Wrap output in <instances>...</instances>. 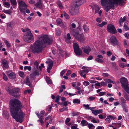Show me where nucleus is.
Instances as JSON below:
<instances>
[{"label":"nucleus","mask_w":129,"mask_h":129,"mask_svg":"<svg viewBox=\"0 0 129 129\" xmlns=\"http://www.w3.org/2000/svg\"><path fill=\"white\" fill-rule=\"evenodd\" d=\"M22 107L21 102L18 99H13L10 101V109L11 115L16 121L20 123L23 121L24 115L21 110Z\"/></svg>","instance_id":"f257e3e1"},{"label":"nucleus","mask_w":129,"mask_h":129,"mask_svg":"<svg viewBox=\"0 0 129 129\" xmlns=\"http://www.w3.org/2000/svg\"><path fill=\"white\" fill-rule=\"evenodd\" d=\"M52 38L47 35H44L40 37L39 40L37 41L34 43L32 48L33 52L34 53H39L42 52L43 45H49L52 43Z\"/></svg>","instance_id":"f03ea898"},{"label":"nucleus","mask_w":129,"mask_h":129,"mask_svg":"<svg viewBox=\"0 0 129 129\" xmlns=\"http://www.w3.org/2000/svg\"><path fill=\"white\" fill-rule=\"evenodd\" d=\"M124 0H101L102 5L104 7L105 10L107 12L110 9H114V5L123 3Z\"/></svg>","instance_id":"7ed1b4c3"},{"label":"nucleus","mask_w":129,"mask_h":129,"mask_svg":"<svg viewBox=\"0 0 129 129\" xmlns=\"http://www.w3.org/2000/svg\"><path fill=\"white\" fill-rule=\"evenodd\" d=\"M70 32L71 34L78 41L82 42L84 40V36L82 34H80L78 31H75L73 29H71Z\"/></svg>","instance_id":"20e7f679"},{"label":"nucleus","mask_w":129,"mask_h":129,"mask_svg":"<svg viewBox=\"0 0 129 129\" xmlns=\"http://www.w3.org/2000/svg\"><path fill=\"white\" fill-rule=\"evenodd\" d=\"M6 90L8 93L12 96L16 97H18L17 93L20 91V89L18 88H13L7 87Z\"/></svg>","instance_id":"39448f33"},{"label":"nucleus","mask_w":129,"mask_h":129,"mask_svg":"<svg viewBox=\"0 0 129 129\" xmlns=\"http://www.w3.org/2000/svg\"><path fill=\"white\" fill-rule=\"evenodd\" d=\"M34 39V37L31 32L24 35L23 37V40L26 42L29 43L32 41Z\"/></svg>","instance_id":"423d86ee"},{"label":"nucleus","mask_w":129,"mask_h":129,"mask_svg":"<svg viewBox=\"0 0 129 129\" xmlns=\"http://www.w3.org/2000/svg\"><path fill=\"white\" fill-rule=\"evenodd\" d=\"M79 10V7L72 4L70 13L72 15H75L78 13Z\"/></svg>","instance_id":"0eeeda50"},{"label":"nucleus","mask_w":129,"mask_h":129,"mask_svg":"<svg viewBox=\"0 0 129 129\" xmlns=\"http://www.w3.org/2000/svg\"><path fill=\"white\" fill-rule=\"evenodd\" d=\"M73 47L74 52L77 55H79L81 54V50L77 43H75L73 44Z\"/></svg>","instance_id":"6e6552de"},{"label":"nucleus","mask_w":129,"mask_h":129,"mask_svg":"<svg viewBox=\"0 0 129 129\" xmlns=\"http://www.w3.org/2000/svg\"><path fill=\"white\" fill-rule=\"evenodd\" d=\"M111 44L114 46L117 45H119V43L116 38L114 36H111L110 39Z\"/></svg>","instance_id":"1a4fd4ad"},{"label":"nucleus","mask_w":129,"mask_h":129,"mask_svg":"<svg viewBox=\"0 0 129 129\" xmlns=\"http://www.w3.org/2000/svg\"><path fill=\"white\" fill-rule=\"evenodd\" d=\"M107 28L108 31L112 34H115L116 30L114 26L112 24H109L107 26Z\"/></svg>","instance_id":"9d476101"},{"label":"nucleus","mask_w":129,"mask_h":129,"mask_svg":"<svg viewBox=\"0 0 129 129\" xmlns=\"http://www.w3.org/2000/svg\"><path fill=\"white\" fill-rule=\"evenodd\" d=\"M6 74L9 78L11 79H14L16 78L15 74L11 70H8L6 71Z\"/></svg>","instance_id":"9b49d317"},{"label":"nucleus","mask_w":129,"mask_h":129,"mask_svg":"<svg viewBox=\"0 0 129 129\" xmlns=\"http://www.w3.org/2000/svg\"><path fill=\"white\" fill-rule=\"evenodd\" d=\"M120 82L122 84V86L123 88L128 85V81L127 79L125 77H122L120 78Z\"/></svg>","instance_id":"f8f14e48"},{"label":"nucleus","mask_w":129,"mask_h":129,"mask_svg":"<svg viewBox=\"0 0 129 129\" xmlns=\"http://www.w3.org/2000/svg\"><path fill=\"white\" fill-rule=\"evenodd\" d=\"M38 71L39 69L36 68L34 67L33 69V72L30 74V76L33 77L36 76H39V73Z\"/></svg>","instance_id":"ddd939ff"},{"label":"nucleus","mask_w":129,"mask_h":129,"mask_svg":"<svg viewBox=\"0 0 129 129\" xmlns=\"http://www.w3.org/2000/svg\"><path fill=\"white\" fill-rule=\"evenodd\" d=\"M92 108L91 111H92V113L95 115H97L98 114H99L100 113H102L103 112V110L102 109L99 110L97 109L94 110V109L95 108V107H92Z\"/></svg>","instance_id":"4468645a"},{"label":"nucleus","mask_w":129,"mask_h":129,"mask_svg":"<svg viewBox=\"0 0 129 129\" xmlns=\"http://www.w3.org/2000/svg\"><path fill=\"white\" fill-rule=\"evenodd\" d=\"M82 49L83 52L87 54H89L91 50L90 48L88 46H83Z\"/></svg>","instance_id":"2eb2a0df"},{"label":"nucleus","mask_w":129,"mask_h":129,"mask_svg":"<svg viewBox=\"0 0 129 129\" xmlns=\"http://www.w3.org/2000/svg\"><path fill=\"white\" fill-rule=\"evenodd\" d=\"M18 3L19 4V8L26 9L27 6L24 2L22 1H19Z\"/></svg>","instance_id":"dca6fc26"},{"label":"nucleus","mask_w":129,"mask_h":129,"mask_svg":"<svg viewBox=\"0 0 129 129\" xmlns=\"http://www.w3.org/2000/svg\"><path fill=\"white\" fill-rule=\"evenodd\" d=\"M83 3V0H75V1L72 3V5L79 7Z\"/></svg>","instance_id":"f3484780"},{"label":"nucleus","mask_w":129,"mask_h":129,"mask_svg":"<svg viewBox=\"0 0 129 129\" xmlns=\"http://www.w3.org/2000/svg\"><path fill=\"white\" fill-rule=\"evenodd\" d=\"M2 62L3 67L5 68H8V63L6 59H3L2 60Z\"/></svg>","instance_id":"a211bd4d"},{"label":"nucleus","mask_w":129,"mask_h":129,"mask_svg":"<svg viewBox=\"0 0 129 129\" xmlns=\"http://www.w3.org/2000/svg\"><path fill=\"white\" fill-rule=\"evenodd\" d=\"M56 22L57 25L60 26H63L64 24L62 20L59 18L57 19L56 20Z\"/></svg>","instance_id":"6ab92c4d"},{"label":"nucleus","mask_w":129,"mask_h":129,"mask_svg":"<svg viewBox=\"0 0 129 129\" xmlns=\"http://www.w3.org/2000/svg\"><path fill=\"white\" fill-rule=\"evenodd\" d=\"M25 83L26 84L30 87H31V82H30L28 76H27L25 80Z\"/></svg>","instance_id":"aec40b11"},{"label":"nucleus","mask_w":129,"mask_h":129,"mask_svg":"<svg viewBox=\"0 0 129 129\" xmlns=\"http://www.w3.org/2000/svg\"><path fill=\"white\" fill-rule=\"evenodd\" d=\"M71 39V37L70 36V34L68 33L67 35V37L65 39L66 42L68 43H69L70 42V40Z\"/></svg>","instance_id":"412c9836"},{"label":"nucleus","mask_w":129,"mask_h":129,"mask_svg":"<svg viewBox=\"0 0 129 129\" xmlns=\"http://www.w3.org/2000/svg\"><path fill=\"white\" fill-rule=\"evenodd\" d=\"M121 105L125 112H127L128 111V109L127 108V106L125 104Z\"/></svg>","instance_id":"4be33fe9"},{"label":"nucleus","mask_w":129,"mask_h":129,"mask_svg":"<svg viewBox=\"0 0 129 129\" xmlns=\"http://www.w3.org/2000/svg\"><path fill=\"white\" fill-rule=\"evenodd\" d=\"M83 106L84 107L86 110H92V107H89V105L88 104L87 105L83 104Z\"/></svg>","instance_id":"5701e85b"},{"label":"nucleus","mask_w":129,"mask_h":129,"mask_svg":"<svg viewBox=\"0 0 129 129\" xmlns=\"http://www.w3.org/2000/svg\"><path fill=\"white\" fill-rule=\"evenodd\" d=\"M35 5L37 7L41 8L42 7L41 0H39V2L37 3Z\"/></svg>","instance_id":"b1692460"},{"label":"nucleus","mask_w":129,"mask_h":129,"mask_svg":"<svg viewBox=\"0 0 129 129\" xmlns=\"http://www.w3.org/2000/svg\"><path fill=\"white\" fill-rule=\"evenodd\" d=\"M107 23V22H105L103 21L101 23L99 24L98 23L96 24V25L100 27H102L104 25H106Z\"/></svg>","instance_id":"393cba45"},{"label":"nucleus","mask_w":129,"mask_h":129,"mask_svg":"<svg viewBox=\"0 0 129 129\" xmlns=\"http://www.w3.org/2000/svg\"><path fill=\"white\" fill-rule=\"evenodd\" d=\"M81 123L83 126H86L88 124V122L85 120H82Z\"/></svg>","instance_id":"a878e982"},{"label":"nucleus","mask_w":129,"mask_h":129,"mask_svg":"<svg viewBox=\"0 0 129 129\" xmlns=\"http://www.w3.org/2000/svg\"><path fill=\"white\" fill-rule=\"evenodd\" d=\"M121 105H122L123 104H125L126 103V101L122 97L120 98V99Z\"/></svg>","instance_id":"bb28decb"},{"label":"nucleus","mask_w":129,"mask_h":129,"mask_svg":"<svg viewBox=\"0 0 129 129\" xmlns=\"http://www.w3.org/2000/svg\"><path fill=\"white\" fill-rule=\"evenodd\" d=\"M3 11L4 13L10 15H11V13L12 12V11L10 9L8 10H4Z\"/></svg>","instance_id":"cd10ccee"},{"label":"nucleus","mask_w":129,"mask_h":129,"mask_svg":"<svg viewBox=\"0 0 129 129\" xmlns=\"http://www.w3.org/2000/svg\"><path fill=\"white\" fill-rule=\"evenodd\" d=\"M87 126L89 129H94L95 128V126L91 123H88Z\"/></svg>","instance_id":"c85d7f7f"},{"label":"nucleus","mask_w":129,"mask_h":129,"mask_svg":"<svg viewBox=\"0 0 129 129\" xmlns=\"http://www.w3.org/2000/svg\"><path fill=\"white\" fill-rule=\"evenodd\" d=\"M95 60L96 62L99 63H103L104 62V61L101 58L97 57L95 58Z\"/></svg>","instance_id":"c756f323"},{"label":"nucleus","mask_w":129,"mask_h":129,"mask_svg":"<svg viewBox=\"0 0 129 129\" xmlns=\"http://www.w3.org/2000/svg\"><path fill=\"white\" fill-rule=\"evenodd\" d=\"M21 30L23 32H26L27 34L29 33L30 32H31L30 29L28 28H26L25 29L22 28L21 29Z\"/></svg>","instance_id":"7c9ffc66"},{"label":"nucleus","mask_w":129,"mask_h":129,"mask_svg":"<svg viewBox=\"0 0 129 129\" xmlns=\"http://www.w3.org/2000/svg\"><path fill=\"white\" fill-rule=\"evenodd\" d=\"M94 6L95 10V14H96L98 12V11L100 10V8L97 5H94Z\"/></svg>","instance_id":"2f4dec72"},{"label":"nucleus","mask_w":129,"mask_h":129,"mask_svg":"<svg viewBox=\"0 0 129 129\" xmlns=\"http://www.w3.org/2000/svg\"><path fill=\"white\" fill-rule=\"evenodd\" d=\"M83 72V71H80L79 72V73L81 77H83L84 78H85L86 77V74L84 73Z\"/></svg>","instance_id":"473e14b6"},{"label":"nucleus","mask_w":129,"mask_h":129,"mask_svg":"<svg viewBox=\"0 0 129 129\" xmlns=\"http://www.w3.org/2000/svg\"><path fill=\"white\" fill-rule=\"evenodd\" d=\"M105 81L107 82L108 83H111L114 84H116V82L115 81L114 82L112 81L111 79H105Z\"/></svg>","instance_id":"72a5a7b5"},{"label":"nucleus","mask_w":129,"mask_h":129,"mask_svg":"<svg viewBox=\"0 0 129 129\" xmlns=\"http://www.w3.org/2000/svg\"><path fill=\"white\" fill-rule=\"evenodd\" d=\"M73 102L74 104H79L80 103V101L79 99H76L73 100Z\"/></svg>","instance_id":"f704fd0d"},{"label":"nucleus","mask_w":129,"mask_h":129,"mask_svg":"<svg viewBox=\"0 0 129 129\" xmlns=\"http://www.w3.org/2000/svg\"><path fill=\"white\" fill-rule=\"evenodd\" d=\"M4 6L7 8H9L10 6L9 3L8 2H4L3 3Z\"/></svg>","instance_id":"c9c22d12"},{"label":"nucleus","mask_w":129,"mask_h":129,"mask_svg":"<svg viewBox=\"0 0 129 129\" xmlns=\"http://www.w3.org/2000/svg\"><path fill=\"white\" fill-rule=\"evenodd\" d=\"M83 29L84 31L86 32H88L89 31V29L88 27L86 25H84L83 26Z\"/></svg>","instance_id":"e433bc0d"},{"label":"nucleus","mask_w":129,"mask_h":129,"mask_svg":"<svg viewBox=\"0 0 129 129\" xmlns=\"http://www.w3.org/2000/svg\"><path fill=\"white\" fill-rule=\"evenodd\" d=\"M53 63L52 61H50L48 62V67L47 68L48 69H51L52 67Z\"/></svg>","instance_id":"4c0bfd02"},{"label":"nucleus","mask_w":129,"mask_h":129,"mask_svg":"<svg viewBox=\"0 0 129 129\" xmlns=\"http://www.w3.org/2000/svg\"><path fill=\"white\" fill-rule=\"evenodd\" d=\"M4 42L5 43L7 47L9 48L10 47V44L9 42L8 41L6 40H4Z\"/></svg>","instance_id":"58836bf2"},{"label":"nucleus","mask_w":129,"mask_h":129,"mask_svg":"<svg viewBox=\"0 0 129 129\" xmlns=\"http://www.w3.org/2000/svg\"><path fill=\"white\" fill-rule=\"evenodd\" d=\"M3 114L5 117H8L9 115L8 111H3Z\"/></svg>","instance_id":"ea45409f"},{"label":"nucleus","mask_w":129,"mask_h":129,"mask_svg":"<svg viewBox=\"0 0 129 129\" xmlns=\"http://www.w3.org/2000/svg\"><path fill=\"white\" fill-rule=\"evenodd\" d=\"M31 69V67L29 66H25L24 67V71L28 70L29 71H30Z\"/></svg>","instance_id":"a19ab883"},{"label":"nucleus","mask_w":129,"mask_h":129,"mask_svg":"<svg viewBox=\"0 0 129 129\" xmlns=\"http://www.w3.org/2000/svg\"><path fill=\"white\" fill-rule=\"evenodd\" d=\"M11 4L13 6H15L17 4L16 0H10Z\"/></svg>","instance_id":"79ce46f5"},{"label":"nucleus","mask_w":129,"mask_h":129,"mask_svg":"<svg viewBox=\"0 0 129 129\" xmlns=\"http://www.w3.org/2000/svg\"><path fill=\"white\" fill-rule=\"evenodd\" d=\"M79 113L77 112L73 111L72 113V116H75L77 115H78Z\"/></svg>","instance_id":"37998d69"},{"label":"nucleus","mask_w":129,"mask_h":129,"mask_svg":"<svg viewBox=\"0 0 129 129\" xmlns=\"http://www.w3.org/2000/svg\"><path fill=\"white\" fill-rule=\"evenodd\" d=\"M126 19V16H124L123 18H122V17H121L120 18V21L122 23H123L124 22Z\"/></svg>","instance_id":"c03bdc74"},{"label":"nucleus","mask_w":129,"mask_h":129,"mask_svg":"<svg viewBox=\"0 0 129 129\" xmlns=\"http://www.w3.org/2000/svg\"><path fill=\"white\" fill-rule=\"evenodd\" d=\"M83 84L85 86H87L88 85L90 84L89 82L87 81H85L83 83Z\"/></svg>","instance_id":"a18cd8bd"},{"label":"nucleus","mask_w":129,"mask_h":129,"mask_svg":"<svg viewBox=\"0 0 129 129\" xmlns=\"http://www.w3.org/2000/svg\"><path fill=\"white\" fill-rule=\"evenodd\" d=\"M95 97L93 96H91L88 98V100L89 101H93L95 99Z\"/></svg>","instance_id":"49530a36"},{"label":"nucleus","mask_w":129,"mask_h":129,"mask_svg":"<svg viewBox=\"0 0 129 129\" xmlns=\"http://www.w3.org/2000/svg\"><path fill=\"white\" fill-rule=\"evenodd\" d=\"M57 4L60 8L61 9L63 8V7L62 6V5L60 1H58L57 2Z\"/></svg>","instance_id":"de8ad7c7"},{"label":"nucleus","mask_w":129,"mask_h":129,"mask_svg":"<svg viewBox=\"0 0 129 129\" xmlns=\"http://www.w3.org/2000/svg\"><path fill=\"white\" fill-rule=\"evenodd\" d=\"M123 88L126 92L129 94V87L128 85L127 86H126V87H123Z\"/></svg>","instance_id":"09e8293b"},{"label":"nucleus","mask_w":129,"mask_h":129,"mask_svg":"<svg viewBox=\"0 0 129 129\" xmlns=\"http://www.w3.org/2000/svg\"><path fill=\"white\" fill-rule=\"evenodd\" d=\"M18 73L19 75L21 77L23 78L24 76V73L23 72L20 71Z\"/></svg>","instance_id":"8fccbe9b"},{"label":"nucleus","mask_w":129,"mask_h":129,"mask_svg":"<svg viewBox=\"0 0 129 129\" xmlns=\"http://www.w3.org/2000/svg\"><path fill=\"white\" fill-rule=\"evenodd\" d=\"M61 33V31L59 29L56 30V35L57 36H60Z\"/></svg>","instance_id":"3c124183"},{"label":"nucleus","mask_w":129,"mask_h":129,"mask_svg":"<svg viewBox=\"0 0 129 129\" xmlns=\"http://www.w3.org/2000/svg\"><path fill=\"white\" fill-rule=\"evenodd\" d=\"M127 22H125L124 24V27L125 29L126 30H127L128 29V27L127 26Z\"/></svg>","instance_id":"603ef678"},{"label":"nucleus","mask_w":129,"mask_h":129,"mask_svg":"<svg viewBox=\"0 0 129 129\" xmlns=\"http://www.w3.org/2000/svg\"><path fill=\"white\" fill-rule=\"evenodd\" d=\"M68 110L67 108L66 107L62 108L60 110V112H62L64 111H67Z\"/></svg>","instance_id":"864d4df0"},{"label":"nucleus","mask_w":129,"mask_h":129,"mask_svg":"<svg viewBox=\"0 0 129 129\" xmlns=\"http://www.w3.org/2000/svg\"><path fill=\"white\" fill-rule=\"evenodd\" d=\"M46 81L49 84H50L51 83V81L50 78L48 77H46Z\"/></svg>","instance_id":"5fc2aeb1"},{"label":"nucleus","mask_w":129,"mask_h":129,"mask_svg":"<svg viewBox=\"0 0 129 129\" xmlns=\"http://www.w3.org/2000/svg\"><path fill=\"white\" fill-rule=\"evenodd\" d=\"M96 21L98 23H100L102 21V18L100 17H98L96 19Z\"/></svg>","instance_id":"6e6d98bb"},{"label":"nucleus","mask_w":129,"mask_h":129,"mask_svg":"<svg viewBox=\"0 0 129 129\" xmlns=\"http://www.w3.org/2000/svg\"><path fill=\"white\" fill-rule=\"evenodd\" d=\"M19 10L23 14H25V10L26 9H24V8H19Z\"/></svg>","instance_id":"4d7b16f0"},{"label":"nucleus","mask_w":129,"mask_h":129,"mask_svg":"<svg viewBox=\"0 0 129 129\" xmlns=\"http://www.w3.org/2000/svg\"><path fill=\"white\" fill-rule=\"evenodd\" d=\"M3 78L4 80L5 81H7L8 80V78L7 76L5 75V74L3 73Z\"/></svg>","instance_id":"13d9d810"},{"label":"nucleus","mask_w":129,"mask_h":129,"mask_svg":"<svg viewBox=\"0 0 129 129\" xmlns=\"http://www.w3.org/2000/svg\"><path fill=\"white\" fill-rule=\"evenodd\" d=\"M67 70L64 69V70H63L61 71V72L60 73V75L62 77L64 74V73Z\"/></svg>","instance_id":"bf43d9fd"},{"label":"nucleus","mask_w":129,"mask_h":129,"mask_svg":"<svg viewBox=\"0 0 129 129\" xmlns=\"http://www.w3.org/2000/svg\"><path fill=\"white\" fill-rule=\"evenodd\" d=\"M119 66L122 68H124L126 66L125 64L123 63H120L119 65Z\"/></svg>","instance_id":"052dcab7"},{"label":"nucleus","mask_w":129,"mask_h":129,"mask_svg":"<svg viewBox=\"0 0 129 129\" xmlns=\"http://www.w3.org/2000/svg\"><path fill=\"white\" fill-rule=\"evenodd\" d=\"M124 97L125 99L128 101H129V95L127 94L124 95Z\"/></svg>","instance_id":"680f3d73"},{"label":"nucleus","mask_w":129,"mask_h":129,"mask_svg":"<svg viewBox=\"0 0 129 129\" xmlns=\"http://www.w3.org/2000/svg\"><path fill=\"white\" fill-rule=\"evenodd\" d=\"M34 64L36 67V68L39 69L38 66L39 65V63L37 61H35L34 63Z\"/></svg>","instance_id":"e2e57ef3"},{"label":"nucleus","mask_w":129,"mask_h":129,"mask_svg":"<svg viewBox=\"0 0 129 129\" xmlns=\"http://www.w3.org/2000/svg\"><path fill=\"white\" fill-rule=\"evenodd\" d=\"M59 96L57 95L56 97V99L55 100V102H58L59 100Z\"/></svg>","instance_id":"0e129e2a"},{"label":"nucleus","mask_w":129,"mask_h":129,"mask_svg":"<svg viewBox=\"0 0 129 129\" xmlns=\"http://www.w3.org/2000/svg\"><path fill=\"white\" fill-rule=\"evenodd\" d=\"M105 120L108 123H110L111 120L108 116H107V118L105 119Z\"/></svg>","instance_id":"69168bd1"},{"label":"nucleus","mask_w":129,"mask_h":129,"mask_svg":"<svg viewBox=\"0 0 129 129\" xmlns=\"http://www.w3.org/2000/svg\"><path fill=\"white\" fill-rule=\"evenodd\" d=\"M129 34L128 33H125L124 34V36L126 38L128 39H129Z\"/></svg>","instance_id":"338daca9"},{"label":"nucleus","mask_w":129,"mask_h":129,"mask_svg":"<svg viewBox=\"0 0 129 129\" xmlns=\"http://www.w3.org/2000/svg\"><path fill=\"white\" fill-rule=\"evenodd\" d=\"M64 17L66 19H68L69 18V16L65 12L64 13Z\"/></svg>","instance_id":"774afa93"}]
</instances>
